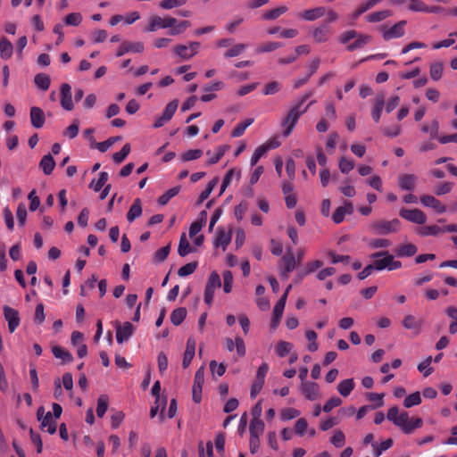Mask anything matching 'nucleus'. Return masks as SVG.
I'll list each match as a JSON object with an SVG mask.
<instances>
[{"label": "nucleus", "instance_id": "nucleus-1", "mask_svg": "<svg viewBox=\"0 0 457 457\" xmlns=\"http://www.w3.org/2000/svg\"><path fill=\"white\" fill-rule=\"evenodd\" d=\"M191 26L189 21H178L176 18L166 16L162 18L158 15H152L149 18L148 26L145 31L153 32L158 29H170L169 34L176 36L184 33V31Z\"/></svg>", "mask_w": 457, "mask_h": 457}, {"label": "nucleus", "instance_id": "nucleus-2", "mask_svg": "<svg viewBox=\"0 0 457 457\" xmlns=\"http://www.w3.org/2000/svg\"><path fill=\"white\" fill-rule=\"evenodd\" d=\"M386 418L407 435L411 434L415 429L421 428L423 425L422 419H410L408 412H400L396 406L391 407L388 410Z\"/></svg>", "mask_w": 457, "mask_h": 457}, {"label": "nucleus", "instance_id": "nucleus-3", "mask_svg": "<svg viewBox=\"0 0 457 457\" xmlns=\"http://www.w3.org/2000/svg\"><path fill=\"white\" fill-rule=\"evenodd\" d=\"M309 109V105H306L304 108H300L295 104L291 106L288 110L285 117L281 121V127L283 128V135L285 137H288L295 126L296 125L299 118L302 114L305 113Z\"/></svg>", "mask_w": 457, "mask_h": 457}, {"label": "nucleus", "instance_id": "nucleus-4", "mask_svg": "<svg viewBox=\"0 0 457 457\" xmlns=\"http://www.w3.org/2000/svg\"><path fill=\"white\" fill-rule=\"evenodd\" d=\"M400 227L401 222L398 219H393L391 220H377L370 226L373 232L378 235H386L397 232L400 229Z\"/></svg>", "mask_w": 457, "mask_h": 457}, {"label": "nucleus", "instance_id": "nucleus-5", "mask_svg": "<svg viewBox=\"0 0 457 457\" xmlns=\"http://www.w3.org/2000/svg\"><path fill=\"white\" fill-rule=\"evenodd\" d=\"M295 266L296 258L291 249H288L286 254L279 261L278 270L280 277L287 279L289 273L295 270Z\"/></svg>", "mask_w": 457, "mask_h": 457}, {"label": "nucleus", "instance_id": "nucleus-6", "mask_svg": "<svg viewBox=\"0 0 457 457\" xmlns=\"http://www.w3.org/2000/svg\"><path fill=\"white\" fill-rule=\"evenodd\" d=\"M405 24H406L405 21H401L390 28L387 26H380L378 29L382 33L383 38L386 41H389L393 38H398L404 35Z\"/></svg>", "mask_w": 457, "mask_h": 457}, {"label": "nucleus", "instance_id": "nucleus-7", "mask_svg": "<svg viewBox=\"0 0 457 457\" xmlns=\"http://www.w3.org/2000/svg\"><path fill=\"white\" fill-rule=\"evenodd\" d=\"M220 286H221V282H220L219 274L216 271H212L210 274V277L208 278V281H207V284L205 287V290H204V302L208 305L212 304V303L213 301L215 290L217 288L220 287Z\"/></svg>", "mask_w": 457, "mask_h": 457}, {"label": "nucleus", "instance_id": "nucleus-8", "mask_svg": "<svg viewBox=\"0 0 457 457\" xmlns=\"http://www.w3.org/2000/svg\"><path fill=\"white\" fill-rule=\"evenodd\" d=\"M399 215L403 219H405L406 220L415 223V224L423 225L427 221L426 214L420 209L409 210V209L402 208L399 211Z\"/></svg>", "mask_w": 457, "mask_h": 457}, {"label": "nucleus", "instance_id": "nucleus-9", "mask_svg": "<svg viewBox=\"0 0 457 457\" xmlns=\"http://www.w3.org/2000/svg\"><path fill=\"white\" fill-rule=\"evenodd\" d=\"M204 383V366L200 367L194 378V384L192 387V397L193 401L196 403L201 402L202 399V389L203 385Z\"/></svg>", "mask_w": 457, "mask_h": 457}, {"label": "nucleus", "instance_id": "nucleus-10", "mask_svg": "<svg viewBox=\"0 0 457 457\" xmlns=\"http://www.w3.org/2000/svg\"><path fill=\"white\" fill-rule=\"evenodd\" d=\"M38 420L41 421L42 428H47V432L51 435L56 432V421L54 420L52 412L45 411L43 406L39 407L37 411Z\"/></svg>", "mask_w": 457, "mask_h": 457}, {"label": "nucleus", "instance_id": "nucleus-11", "mask_svg": "<svg viewBox=\"0 0 457 457\" xmlns=\"http://www.w3.org/2000/svg\"><path fill=\"white\" fill-rule=\"evenodd\" d=\"M3 311L4 319L8 323V329L11 333H13L20 326L21 319L19 312L8 305H4Z\"/></svg>", "mask_w": 457, "mask_h": 457}, {"label": "nucleus", "instance_id": "nucleus-12", "mask_svg": "<svg viewBox=\"0 0 457 457\" xmlns=\"http://www.w3.org/2000/svg\"><path fill=\"white\" fill-rule=\"evenodd\" d=\"M116 340L119 344H122L123 342L129 340V338L132 336L134 331L133 325L126 321L123 324L116 321Z\"/></svg>", "mask_w": 457, "mask_h": 457}, {"label": "nucleus", "instance_id": "nucleus-13", "mask_svg": "<svg viewBox=\"0 0 457 457\" xmlns=\"http://www.w3.org/2000/svg\"><path fill=\"white\" fill-rule=\"evenodd\" d=\"M397 181L402 190L413 191L418 181V177L415 174L402 173L398 176Z\"/></svg>", "mask_w": 457, "mask_h": 457}, {"label": "nucleus", "instance_id": "nucleus-14", "mask_svg": "<svg viewBox=\"0 0 457 457\" xmlns=\"http://www.w3.org/2000/svg\"><path fill=\"white\" fill-rule=\"evenodd\" d=\"M300 390L307 400L315 401L319 397L320 389L315 382L307 381L301 383Z\"/></svg>", "mask_w": 457, "mask_h": 457}, {"label": "nucleus", "instance_id": "nucleus-15", "mask_svg": "<svg viewBox=\"0 0 457 457\" xmlns=\"http://www.w3.org/2000/svg\"><path fill=\"white\" fill-rule=\"evenodd\" d=\"M420 203L424 206L435 210L437 213H444L446 212V206L431 195H424L420 196Z\"/></svg>", "mask_w": 457, "mask_h": 457}, {"label": "nucleus", "instance_id": "nucleus-16", "mask_svg": "<svg viewBox=\"0 0 457 457\" xmlns=\"http://www.w3.org/2000/svg\"><path fill=\"white\" fill-rule=\"evenodd\" d=\"M225 344L228 351L232 352L236 348L238 357H244L245 355V345L243 338L236 337L235 340L227 337L225 338Z\"/></svg>", "mask_w": 457, "mask_h": 457}, {"label": "nucleus", "instance_id": "nucleus-17", "mask_svg": "<svg viewBox=\"0 0 457 457\" xmlns=\"http://www.w3.org/2000/svg\"><path fill=\"white\" fill-rule=\"evenodd\" d=\"M61 105L66 111L73 109V103L71 97V87L69 84H62L61 87Z\"/></svg>", "mask_w": 457, "mask_h": 457}, {"label": "nucleus", "instance_id": "nucleus-18", "mask_svg": "<svg viewBox=\"0 0 457 457\" xmlns=\"http://www.w3.org/2000/svg\"><path fill=\"white\" fill-rule=\"evenodd\" d=\"M144 51V45L141 42H123L119 47L116 55L122 56L127 53H141Z\"/></svg>", "mask_w": 457, "mask_h": 457}, {"label": "nucleus", "instance_id": "nucleus-19", "mask_svg": "<svg viewBox=\"0 0 457 457\" xmlns=\"http://www.w3.org/2000/svg\"><path fill=\"white\" fill-rule=\"evenodd\" d=\"M325 13L326 8L323 6H318L298 13V17L307 21H313L325 15Z\"/></svg>", "mask_w": 457, "mask_h": 457}, {"label": "nucleus", "instance_id": "nucleus-20", "mask_svg": "<svg viewBox=\"0 0 457 457\" xmlns=\"http://www.w3.org/2000/svg\"><path fill=\"white\" fill-rule=\"evenodd\" d=\"M330 34V28L326 24H322L320 26L316 27L312 32V36L314 42L319 44L327 42L329 38Z\"/></svg>", "mask_w": 457, "mask_h": 457}, {"label": "nucleus", "instance_id": "nucleus-21", "mask_svg": "<svg viewBox=\"0 0 457 457\" xmlns=\"http://www.w3.org/2000/svg\"><path fill=\"white\" fill-rule=\"evenodd\" d=\"M353 212V207L351 203L345 202V205L337 207L332 215V220L335 223L339 224L344 220L346 214H351Z\"/></svg>", "mask_w": 457, "mask_h": 457}, {"label": "nucleus", "instance_id": "nucleus-22", "mask_svg": "<svg viewBox=\"0 0 457 457\" xmlns=\"http://www.w3.org/2000/svg\"><path fill=\"white\" fill-rule=\"evenodd\" d=\"M322 265H323V262L320 260H316V261L308 262L305 265V267L297 273L295 282L299 283L300 281H302V279L305 276L314 272L316 270L320 269Z\"/></svg>", "mask_w": 457, "mask_h": 457}, {"label": "nucleus", "instance_id": "nucleus-23", "mask_svg": "<svg viewBox=\"0 0 457 457\" xmlns=\"http://www.w3.org/2000/svg\"><path fill=\"white\" fill-rule=\"evenodd\" d=\"M31 125L36 129H40L45 123V113L39 107L33 106L30 109Z\"/></svg>", "mask_w": 457, "mask_h": 457}, {"label": "nucleus", "instance_id": "nucleus-24", "mask_svg": "<svg viewBox=\"0 0 457 457\" xmlns=\"http://www.w3.org/2000/svg\"><path fill=\"white\" fill-rule=\"evenodd\" d=\"M195 339L189 337L187 341V346H186V351L184 353V357H183V361H182V366L183 368H187L194 356H195Z\"/></svg>", "mask_w": 457, "mask_h": 457}, {"label": "nucleus", "instance_id": "nucleus-25", "mask_svg": "<svg viewBox=\"0 0 457 457\" xmlns=\"http://www.w3.org/2000/svg\"><path fill=\"white\" fill-rule=\"evenodd\" d=\"M241 178V170L237 168H232L230 169L224 176L222 184L220 186V192L221 195L226 188L230 185L233 179H235L237 181H238Z\"/></svg>", "mask_w": 457, "mask_h": 457}, {"label": "nucleus", "instance_id": "nucleus-26", "mask_svg": "<svg viewBox=\"0 0 457 457\" xmlns=\"http://www.w3.org/2000/svg\"><path fill=\"white\" fill-rule=\"evenodd\" d=\"M285 296L280 297V299L278 301V303L275 304L273 309V315L271 320V328H276L280 321V319L282 317L284 308H285Z\"/></svg>", "mask_w": 457, "mask_h": 457}, {"label": "nucleus", "instance_id": "nucleus-27", "mask_svg": "<svg viewBox=\"0 0 457 457\" xmlns=\"http://www.w3.org/2000/svg\"><path fill=\"white\" fill-rule=\"evenodd\" d=\"M142 215V204L139 198H136L127 212V220L129 222H133L137 218Z\"/></svg>", "mask_w": 457, "mask_h": 457}, {"label": "nucleus", "instance_id": "nucleus-28", "mask_svg": "<svg viewBox=\"0 0 457 457\" xmlns=\"http://www.w3.org/2000/svg\"><path fill=\"white\" fill-rule=\"evenodd\" d=\"M403 326L407 329L415 330V334L418 335L420 332L422 320H417L413 315L409 314L404 317Z\"/></svg>", "mask_w": 457, "mask_h": 457}, {"label": "nucleus", "instance_id": "nucleus-29", "mask_svg": "<svg viewBox=\"0 0 457 457\" xmlns=\"http://www.w3.org/2000/svg\"><path fill=\"white\" fill-rule=\"evenodd\" d=\"M231 237V229L228 232L224 229H219L214 242L215 246H222L223 250H226L227 246L230 244Z\"/></svg>", "mask_w": 457, "mask_h": 457}, {"label": "nucleus", "instance_id": "nucleus-30", "mask_svg": "<svg viewBox=\"0 0 457 457\" xmlns=\"http://www.w3.org/2000/svg\"><path fill=\"white\" fill-rule=\"evenodd\" d=\"M417 251L418 248L415 245L411 243H406L399 245L395 250V253L398 257H411L413 256Z\"/></svg>", "mask_w": 457, "mask_h": 457}, {"label": "nucleus", "instance_id": "nucleus-31", "mask_svg": "<svg viewBox=\"0 0 457 457\" xmlns=\"http://www.w3.org/2000/svg\"><path fill=\"white\" fill-rule=\"evenodd\" d=\"M416 233L420 237L438 236L443 233V228L437 225L423 226L417 228Z\"/></svg>", "mask_w": 457, "mask_h": 457}, {"label": "nucleus", "instance_id": "nucleus-32", "mask_svg": "<svg viewBox=\"0 0 457 457\" xmlns=\"http://www.w3.org/2000/svg\"><path fill=\"white\" fill-rule=\"evenodd\" d=\"M393 12L390 10H382L378 12H371L365 16V20L370 23H376L386 20L392 16Z\"/></svg>", "mask_w": 457, "mask_h": 457}, {"label": "nucleus", "instance_id": "nucleus-33", "mask_svg": "<svg viewBox=\"0 0 457 457\" xmlns=\"http://www.w3.org/2000/svg\"><path fill=\"white\" fill-rule=\"evenodd\" d=\"M273 145H271V143H265L260 146H258L254 153L253 154L252 157H251V160H250V163L252 166H254L258 162L259 160L264 156L266 154V153L270 150V149H272Z\"/></svg>", "mask_w": 457, "mask_h": 457}, {"label": "nucleus", "instance_id": "nucleus-34", "mask_svg": "<svg viewBox=\"0 0 457 457\" xmlns=\"http://www.w3.org/2000/svg\"><path fill=\"white\" fill-rule=\"evenodd\" d=\"M269 370V366L266 362L262 363L259 368H258V370H257V373H256V377L253 382V386H254L255 387H258L262 390L263 385H264V381H265V377H266V374Z\"/></svg>", "mask_w": 457, "mask_h": 457}, {"label": "nucleus", "instance_id": "nucleus-35", "mask_svg": "<svg viewBox=\"0 0 457 457\" xmlns=\"http://www.w3.org/2000/svg\"><path fill=\"white\" fill-rule=\"evenodd\" d=\"M409 9L413 12H436L438 7H428L422 1L410 0Z\"/></svg>", "mask_w": 457, "mask_h": 457}, {"label": "nucleus", "instance_id": "nucleus-36", "mask_svg": "<svg viewBox=\"0 0 457 457\" xmlns=\"http://www.w3.org/2000/svg\"><path fill=\"white\" fill-rule=\"evenodd\" d=\"M13 53L12 44L5 37L0 39V56L2 59L7 60L11 58Z\"/></svg>", "mask_w": 457, "mask_h": 457}, {"label": "nucleus", "instance_id": "nucleus-37", "mask_svg": "<svg viewBox=\"0 0 457 457\" xmlns=\"http://www.w3.org/2000/svg\"><path fill=\"white\" fill-rule=\"evenodd\" d=\"M288 8L286 5H281L272 10L267 11L262 13V19L264 21H273L278 19L280 15L287 12Z\"/></svg>", "mask_w": 457, "mask_h": 457}, {"label": "nucleus", "instance_id": "nucleus-38", "mask_svg": "<svg viewBox=\"0 0 457 457\" xmlns=\"http://www.w3.org/2000/svg\"><path fill=\"white\" fill-rule=\"evenodd\" d=\"M421 131L424 133H428L431 138H438L439 133V122L436 119L431 120L429 124L424 123L421 126Z\"/></svg>", "mask_w": 457, "mask_h": 457}, {"label": "nucleus", "instance_id": "nucleus-39", "mask_svg": "<svg viewBox=\"0 0 457 457\" xmlns=\"http://www.w3.org/2000/svg\"><path fill=\"white\" fill-rule=\"evenodd\" d=\"M55 166V162L51 154L44 155L39 162V167L46 175H50Z\"/></svg>", "mask_w": 457, "mask_h": 457}, {"label": "nucleus", "instance_id": "nucleus-40", "mask_svg": "<svg viewBox=\"0 0 457 457\" xmlns=\"http://www.w3.org/2000/svg\"><path fill=\"white\" fill-rule=\"evenodd\" d=\"M354 381L353 378H346L341 381L337 386L338 393L344 396H348L354 388Z\"/></svg>", "mask_w": 457, "mask_h": 457}, {"label": "nucleus", "instance_id": "nucleus-41", "mask_svg": "<svg viewBox=\"0 0 457 457\" xmlns=\"http://www.w3.org/2000/svg\"><path fill=\"white\" fill-rule=\"evenodd\" d=\"M371 39V37L369 35H363L358 33L357 37H355V41L347 46L348 51H354L355 49H359L367 45Z\"/></svg>", "mask_w": 457, "mask_h": 457}, {"label": "nucleus", "instance_id": "nucleus-42", "mask_svg": "<svg viewBox=\"0 0 457 457\" xmlns=\"http://www.w3.org/2000/svg\"><path fill=\"white\" fill-rule=\"evenodd\" d=\"M249 431L251 436L260 437L264 431V422L261 419L252 420Z\"/></svg>", "mask_w": 457, "mask_h": 457}, {"label": "nucleus", "instance_id": "nucleus-43", "mask_svg": "<svg viewBox=\"0 0 457 457\" xmlns=\"http://www.w3.org/2000/svg\"><path fill=\"white\" fill-rule=\"evenodd\" d=\"M34 82L38 88L46 91L50 87L51 79L47 74L38 73L35 76Z\"/></svg>", "mask_w": 457, "mask_h": 457}, {"label": "nucleus", "instance_id": "nucleus-44", "mask_svg": "<svg viewBox=\"0 0 457 457\" xmlns=\"http://www.w3.org/2000/svg\"><path fill=\"white\" fill-rule=\"evenodd\" d=\"M375 0H367L361 4H360L356 10L351 14V18L353 21H355L360 15L366 12L370 9L373 8L376 4H374Z\"/></svg>", "mask_w": 457, "mask_h": 457}, {"label": "nucleus", "instance_id": "nucleus-45", "mask_svg": "<svg viewBox=\"0 0 457 457\" xmlns=\"http://www.w3.org/2000/svg\"><path fill=\"white\" fill-rule=\"evenodd\" d=\"M385 100L384 96H377L376 103L372 110V118L376 122H378L380 120L381 112L384 108Z\"/></svg>", "mask_w": 457, "mask_h": 457}, {"label": "nucleus", "instance_id": "nucleus-46", "mask_svg": "<svg viewBox=\"0 0 457 457\" xmlns=\"http://www.w3.org/2000/svg\"><path fill=\"white\" fill-rule=\"evenodd\" d=\"M187 316V309L179 307L172 311L170 314V320L175 326L180 325Z\"/></svg>", "mask_w": 457, "mask_h": 457}, {"label": "nucleus", "instance_id": "nucleus-47", "mask_svg": "<svg viewBox=\"0 0 457 457\" xmlns=\"http://www.w3.org/2000/svg\"><path fill=\"white\" fill-rule=\"evenodd\" d=\"M52 352L55 358L62 360L63 362H71L73 360L72 355L61 346H54Z\"/></svg>", "mask_w": 457, "mask_h": 457}, {"label": "nucleus", "instance_id": "nucleus-48", "mask_svg": "<svg viewBox=\"0 0 457 457\" xmlns=\"http://www.w3.org/2000/svg\"><path fill=\"white\" fill-rule=\"evenodd\" d=\"M191 252H192V247H191L189 242L187 239L186 234L183 233L180 236V238H179V247H178V253L181 257H184V256L187 255Z\"/></svg>", "mask_w": 457, "mask_h": 457}, {"label": "nucleus", "instance_id": "nucleus-49", "mask_svg": "<svg viewBox=\"0 0 457 457\" xmlns=\"http://www.w3.org/2000/svg\"><path fill=\"white\" fill-rule=\"evenodd\" d=\"M282 46V44L279 42H267L259 45L255 52L257 54H262V53H269L277 50L278 48H280Z\"/></svg>", "mask_w": 457, "mask_h": 457}, {"label": "nucleus", "instance_id": "nucleus-50", "mask_svg": "<svg viewBox=\"0 0 457 457\" xmlns=\"http://www.w3.org/2000/svg\"><path fill=\"white\" fill-rule=\"evenodd\" d=\"M293 348V345L287 341H279L275 347L276 353L279 357H285L287 355Z\"/></svg>", "mask_w": 457, "mask_h": 457}, {"label": "nucleus", "instance_id": "nucleus-51", "mask_svg": "<svg viewBox=\"0 0 457 457\" xmlns=\"http://www.w3.org/2000/svg\"><path fill=\"white\" fill-rule=\"evenodd\" d=\"M130 149V145L129 143L125 144L120 152L114 153L112 154L113 162L117 164L121 163L125 160V158L129 154Z\"/></svg>", "mask_w": 457, "mask_h": 457}, {"label": "nucleus", "instance_id": "nucleus-52", "mask_svg": "<svg viewBox=\"0 0 457 457\" xmlns=\"http://www.w3.org/2000/svg\"><path fill=\"white\" fill-rule=\"evenodd\" d=\"M444 70L443 62H434L430 65L429 73L433 80L437 81L441 79Z\"/></svg>", "mask_w": 457, "mask_h": 457}, {"label": "nucleus", "instance_id": "nucleus-53", "mask_svg": "<svg viewBox=\"0 0 457 457\" xmlns=\"http://www.w3.org/2000/svg\"><path fill=\"white\" fill-rule=\"evenodd\" d=\"M107 180L108 173L105 171H102L99 173V178L97 180H92V182L89 185V187L94 189L96 192H98L105 185Z\"/></svg>", "mask_w": 457, "mask_h": 457}, {"label": "nucleus", "instance_id": "nucleus-54", "mask_svg": "<svg viewBox=\"0 0 457 457\" xmlns=\"http://www.w3.org/2000/svg\"><path fill=\"white\" fill-rule=\"evenodd\" d=\"M108 408V396L105 395H100L97 399L96 414L102 418L106 412Z\"/></svg>", "mask_w": 457, "mask_h": 457}, {"label": "nucleus", "instance_id": "nucleus-55", "mask_svg": "<svg viewBox=\"0 0 457 457\" xmlns=\"http://www.w3.org/2000/svg\"><path fill=\"white\" fill-rule=\"evenodd\" d=\"M392 445H393V440L391 438L385 440L384 442H382L379 445H378L377 443L372 444L375 457L380 456L384 451H386Z\"/></svg>", "mask_w": 457, "mask_h": 457}, {"label": "nucleus", "instance_id": "nucleus-56", "mask_svg": "<svg viewBox=\"0 0 457 457\" xmlns=\"http://www.w3.org/2000/svg\"><path fill=\"white\" fill-rule=\"evenodd\" d=\"M179 189L180 187H172L170 189H169L167 192H165L164 194H162L159 198H158V203L161 204V205H165L167 204V203L172 198L174 197L175 195H177L179 192Z\"/></svg>", "mask_w": 457, "mask_h": 457}, {"label": "nucleus", "instance_id": "nucleus-57", "mask_svg": "<svg viewBox=\"0 0 457 457\" xmlns=\"http://www.w3.org/2000/svg\"><path fill=\"white\" fill-rule=\"evenodd\" d=\"M175 54L179 56L182 60H188L192 58V54L189 52V48L186 45H177L173 47Z\"/></svg>", "mask_w": 457, "mask_h": 457}, {"label": "nucleus", "instance_id": "nucleus-58", "mask_svg": "<svg viewBox=\"0 0 457 457\" xmlns=\"http://www.w3.org/2000/svg\"><path fill=\"white\" fill-rule=\"evenodd\" d=\"M187 0H162L159 6L164 10H170L186 4Z\"/></svg>", "mask_w": 457, "mask_h": 457}, {"label": "nucleus", "instance_id": "nucleus-59", "mask_svg": "<svg viewBox=\"0 0 457 457\" xmlns=\"http://www.w3.org/2000/svg\"><path fill=\"white\" fill-rule=\"evenodd\" d=\"M253 122V119H247L243 122L238 123L236 128L232 130L231 136L238 137L244 134L246 128Z\"/></svg>", "mask_w": 457, "mask_h": 457}, {"label": "nucleus", "instance_id": "nucleus-60", "mask_svg": "<svg viewBox=\"0 0 457 457\" xmlns=\"http://www.w3.org/2000/svg\"><path fill=\"white\" fill-rule=\"evenodd\" d=\"M178 104H179L178 100H174V101L169 103L166 105V107L162 114V119L167 120L169 121L174 115V113L178 108Z\"/></svg>", "mask_w": 457, "mask_h": 457}, {"label": "nucleus", "instance_id": "nucleus-61", "mask_svg": "<svg viewBox=\"0 0 457 457\" xmlns=\"http://www.w3.org/2000/svg\"><path fill=\"white\" fill-rule=\"evenodd\" d=\"M203 155V151L201 149H191L184 152L180 158L183 162H189L193 160H196Z\"/></svg>", "mask_w": 457, "mask_h": 457}, {"label": "nucleus", "instance_id": "nucleus-62", "mask_svg": "<svg viewBox=\"0 0 457 457\" xmlns=\"http://www.w3.org/2000/svg\"><path fill=\"white\" fill-rule=\"evenodd\" d=\"M246 47L247 46L245 44H237L224 54V57L232 58L238 56L246 49Z\"/></svg>", "mask_w": 457, "mask_h": 457}, {"label": "nucleus", "instance_id": "nucleus-63", "mask_svg": "<svg viewBox=\"0 0 457 457\" xmlns=\"http://www.w3.org/2000/svg\"><path fill=\"white\" fill-rule=\"evenodd\" d=\"M330 443L337 448L342 447L345 443V436L341 430L334 431L333 436L330 438Z\"/></svg>", "mask_w": 457, "mask_h": 457}, {"label": "nucleus", "instance_id": "nucleus-64", "mask_svg": "<svg viewBox=\"0 0 457 457\" xmlns=\"http://www.w3.org/2000/svg\"><path fill=\"white\" fill-rule=\"evenodd\" d=\"M421 403V397L419 392H415L408 395L403 402L405 408H411L415 405H419Z\"/></svg>", "mask_w": 457, "mask_h": 457}]
</instances>
